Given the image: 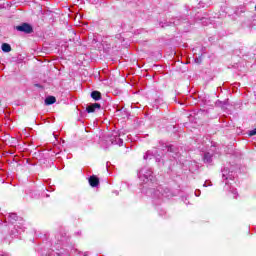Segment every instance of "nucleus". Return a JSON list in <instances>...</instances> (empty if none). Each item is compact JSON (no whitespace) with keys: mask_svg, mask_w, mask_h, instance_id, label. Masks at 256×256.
<instances>
[{"mask_svg":"<svg viewBox=\"0 0 256 256\" xmlns=\"http://www.w3.org/2000/svg\"><path fill=\"white\" fill-rule=\"evenodd\" d=\"M222 179L226 181L224 191L228 193H235L237 191L235 186H233V183H235V172L230 171L228 168H224L222 170Z\"/></svg>","mask_w":256,"mask_h":256,"instance_id":"obj_1","label":"nucleus"},{"mask_svg":"<svg viewBox=\"0 0 256 256\" xmlns=\"http://www.w3.org/2000/svg\"><path fill=\"white\" fill-rule=\"evenodd\" d=\"M138 178L144 185H148V187H151V185L153 187V185H155V181H157L155 175H153V170L149 167L141 168L138 171Z\"/></svg>","mask_w":256,"mask_h":256,"instance_id":"obj_2","label":"nucleus"},{"mask_svg":"<svg viewBox=\"0 0 256 256\" xmlns=\"http://www.w3.org/2000/svg\"><path fill=\"white\" fill-rule=\"evenodd\" d=\"M216 151L217 147L212 142H210L209 150L204 151L203 154L204 163H211L213 161V155H215Z\"/></svg>","mask_w":256,"mask_h":256,"instance_id":"obj_3","label":"nucleus"},{"mask_svg":"<svg viewBox=\"0 0 256 256\" xmlns=\"http://www.w3.org/2000/svg\"><path fill=\"white\" fill-rule=\"evenodd\" d=\"M164 151L170 159H179V150L174 145H166Z\"/></svg>","mask_w":256,"mask_h":256,"instance_id":"obj_4","label":"nucleus"},{"mask_svg":"<svg viewBox=\"0 0 256 256\" xmlns=\"http://www.w3.org/2000/svg\"><path fill=\"white\" fill-rule=\"evenodd\" d=\"M16 31L29 35L33 33V26H31L29 23H22L21 25L16 26Z\"/></svg>","mask_w":256,"mask_h":256,"instance_id":"obj_5","label":"nucleus"},{"mask_svg":"<svg viewBox=\"0 0 256 256\" xmlns=\"http://www.w3.org/2000/svg\"><path fill=\"white\" fill-rule=\"evenodd\" d=\"M151 157H155L156 161H161V154H159V150L154 149L152 151H147L146 154L144 155V159H151Z\"/></svg>","mask_w":256,"mask_h":256,"instance_id":"obj_6","label":"nucleus"},{"mask_svg":"<svg viewBox=\"0 0 256 256\" xmlns=\"http://www.w3.org/2000/svg\"><path fill=\"white\" fill-rule=\"evenodd\" d=\"M90 187H99V177L93 175L88 178Z\"/></svg>","mask_w":256,"mask_h":256,"instance_id":"obj_7","label":"nucleus"},{"mask_svg":"<svg viewBox=\"0 0 256 256\" xmlns=\"http://www.w3.org/2000/svg\"><path fill=\"white\" fill-rule=\"evenodd\" d=\"M97 109H101V104L94 103V104H90L86 107L87 113H95V111H97Z\"/></svg>","mask_w":256,"mask_h":256,"instance_id":"obj_8","label":"nucleus"},{"mask_svg":"<svg viewBox=\"0 0 256 256\" xmlns=\"http://www.w3.org/2000/svg\"><path fill=\"white\" fill-rule=\"evenodd\" d=\"M110 141L112 145H119V147L123 145V139H121L117 134L113 135Z\"/></svg>","mask_w":256,"mask_h":256,"instance_id":"obj_9","label":"nucleus"},{"mask_svg":"<svg viewBox=\"0 0 256 256\" xmlns=\"http://www.w3.org/2000/svg\"><path fill=\"white\" fill-rule=\"evenodd\" d=\"M91 97H92V99H94V101H99V100H101V92L92 91L91 92Z\"/></svg>","mask_w":256,"mask_h":256,"instance_id":"obj_10","label":"nucleus"},{"mask_svg":"<svg viewBox=\"0 0 256 256\" xmlns=\"http://www.w3.org/2000/svg\"><path fill=\"white\" fill-rule=\"evenodd\" d=\"M55 101H57V98H55L54 96H48L45 99V105H53Z\"/></svg>","mask_w":256,"mask_h":256,"instance_id":"obj_11","label":"nucleus"},{"mask_svg":"<svg viewBox=\"0 0 256 256\" xmlns=\"http://www.w3.org/2000/svg\"><path fill=\"white\" fill-rule=\"evenodd\" d=\"M1 49L4 51V53H11V45L8 43H3Z\"/></svg>","mask_w":256,"mask_h":256,"instance_id":"obj_12","label":"nucleus"},{"mask_svg":"<svg viewBox=\"0 0 256 256\" xmlns=\"http://www.w3.org/2000/svg\"><path fill=\"white\" fill-rule=\"evenodd\" d=\"M248 135H249V137H253L254 135H256V128L253 130H250Z\"/></svg>","mask_w":256,"mask_h":256,"instance_id":"obj_13","label":"nucleus"},{"mask_svg":"<svg viewBox=\"0 0 256 256\" xmlns=\"http://www.w3.org/2000/svg\"><path fill=\"white\" fill-rule=\"evenodd\" d=\"M209 23V20L207 18L202 19V25H207Z\"/></svg>","mask_w":256,"mask_h":256,"instance_id":"obj_14","label":"nucleus"},{"mask_svg":"<svg viewBox=\"0 0 256 256\" xmlns=\"http://www.w3.org/2000/svg\"><path fill=\"white\" fill-rule=\"evenodd\" d=\"M195 63H201V59L196 58V59H195Z\"/></svg>","mask_w":256,"mask_h":256,"instance_id":"obj_15","label":"nucleus"},{"mask_svg":"<svg viewBox=\"0 0 256 256\" xmlns=\"http://www.w3.org/2000/svg\"><path fill=\"white\" fill-rule=\"evenodd\" d=\"M203 187H207V182L204 183Z\"/></svg>","mask_w":256,"mask_h":256,"instance_id":"obj_16","label":"nucleus"},{"mask_svg":"<svg viewBox=\"0 0 256 256\" xmlns=\"http://www.w3.org/2000/svg\"><path fill=\"white\" fill-rule=\"evenodd\" d=\"M178 103H179L180 105H183V103H181V102H179V101H178Z\"/></svg>","mask_w":256,"mask_h":256,"instance_id":"obj_17","label":"nucleus"}]
</instances>
